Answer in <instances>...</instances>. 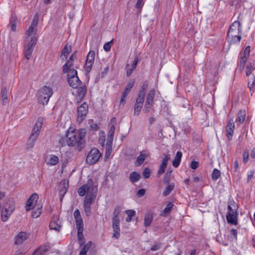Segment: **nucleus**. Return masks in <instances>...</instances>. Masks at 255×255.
<instances>
[{
    "mask_svg": "<svg viewBox=\"0 0 255 255\" xmlns=\"http://www.w3.org/2000/svg\"><path fill=\"white\" fill-rule=\"evenodd\" d=\"M182 156V153L181 151H177L172 161V164L174 167H177L179 165Z\"/></svg>",
    "mask_w": 255,
    "mask_h": 255,
    "instance_id": "obj_21",
    "label": "nucleus"
},
{
    "mask_svg": "<svg viewBox=\"0 0 255 255\" xmlns=\"http://www.w3.org/2000/svg\"><path fill=\"white\" fill-rule=\"evenodd\" d=\"M146 157L147 155L145 153H143V151L141 152L140 155L136 158V161L135 162V166H138L141 165Z\"/></svg>",
    "mask_w": 255,
    "mask_h": 255,
    "instance_id": "obj_24",
    "label": "nucleus"
},
{
    "mask_svg": "<svg viewBox=\"0 0 255 255\" xmlns=\"http://www.w3.org/2000/svg\"><path fill=\"white\" fill-rule=\"evenodd\" d=\"M10 215H7L6 213H5V212H4L3 210H1V220L3 222L6 221L9 218Z\"/></svg>",
    "mask_w": 255,
    "mask_h": 255,
    "instance_id": "obj_49",
    "label": "nucleus"
},
{
    "mask_svg": "<svg viewBox=\"0 0 255 255\" xmlns=\"http://www.w3.org/2000/svg\"><path fill=\"white\" fill-rule=\"evenodd\" d=\"M59 162V158L56 155H52L49 159L47 163L51 165H55Z\"/></svg>",
    "mask_w": 255,
    "mask_h": 255,
    "instance_id": "obj_31",
    "label": "nucleus"
},
{
    "mask_svg": "<svg viewBox=\"0 0 255 255\" xmlns=\"http://www.w3.org/2000/svg\"><path fill=\"white\" fill-rule=\"evenodd\" d=\"M150 170L148 168H145L142 173L143 176L144 178L147 179L150 175Z\"/></svg>",
    "mask_w": 255,
    "mask_h": 255,
    "instance_id": "obj_46",
    "label": "nucleus"
},
{
    "mask_svg": "<svg viewBox=\"0 0 255 255\" xmlns=\"http://www.w3.org/2000/svg\"><path fill=\"white\" fill-rule=\"evenodd\" d=\"M127 214L128 217L126 218V221L129 222L131 221V218L135 215V211L133 210H128L125 211Z\"/></svg>",
    "mask_w": 255,
    "mask_h": 255,
    "instance_id": "obj_30",
    "label": "nucleus"
},
{
    "mask_svg": "<svg viewBox=\"0 0 255 255\" xmlns=\"http://www.w3.org/2000/svg\"><path fill=\"white\" fill-rule=\"evenodd\" d=\"M67 80L69 86L73 89H76L81 84V81L77 75L76 69H72L67 75Z\"/></svg>",
    "mask_w": 255,
    "mask_h": 255,
    "instance_id": "obj_7",
    "label": "nucleus"
},
{
    "mask_svg": "<svg viewBox=\"0 0 255 255\" xmlns=\"http://www.w3.org/2000/svg\"><path fill=\"white\" fill-rule=\"evenodd\" d=\"M49 228L51 230H54L57 231H59L61 226L56 223L55 221H53L51 222L49 225Z\"/></svg>",
    "mask_w": 255,
    "mask_h": 255,
    "instance_id": "obj_36",
    "label": "nucleus"
},
{
    "mask_svg": "<svg viewBox=\"0 0 255 255\" xmlns=\"http://www.w3.org/2000/svg\"><path fill=\"white\" fill-rule=\"evenodd\" d=\"M199 166V163L196 161H192L191 163L190 167L193 169H197Z\"/></svg>",
    "mask_w": 255,
    "mask_h": 255,
    "instance_id": "obj_55",
    "label": "nucleus"
},
{
    "mask_svg": "<svg viewBox=\"0 0 255 255\" xmlns=\"http://www.w3.org/2000/svg\"><path fill=\"white\" fill-rule=\"evenodd\" d=\"M41 213V210L38 208L36 211L32 212V216L33 218H37Z\"/></svg>",
    "mask_w": 255,
    "mask_h": 255,
    "instance_id": "obj_53",
    "label": "nucleus"
},
{
    "mask_svg": "<svg viewBox=\"0 0 255 255\" xmlns=\"http://www.w3.org/2000/svg\"><path fill=\"white\" fill-rule=\"evenodd\" d=\"M139 61V59L138 57L137 56H136L134 58L133 62L131 66V67L133 68V69H135L136 68L137 64Z\"/></svg>",
    "mask_w": 255,
    "mask_h": 255,
    "instance_id": "obj_57",
    "label": "nucleus"
},
{
    "mask_svg": "<svg viewBox=\"0 0 255 255\" xmlns=\"http://www.w3.org/2000/svg\"><path fill=\"white\" fill-rule=\"evenodd\" d=\"M155 90L154 89H151L149 92L147 98H146V101L150 102H153V99L155 96Z\"/></svg>",
    "mask_w": 255,
    "mask_h": 255,
    "instance_id": "obj_33",
    "label": "nucleus"
},
{
    "mask_svg": "<svg viewBox=\"0 0 255 255\" xmlns=\"http://www.w3.org/2000/svg\"><path fill=\"white\" fill-rule=\"evenodd\" d=\"M140 178H141L140 174L136 171L131 172L130 173V174L129 175V180L132 182H133V183L136 182L138 181H139V179H140Z\"/></svg>",
    "mask_w": 255,
    "mask_h": 255,
    "instance_id": "obj_26",
    "label": "nucleus"
},
{
    "mask_svg": "<svg viewBox=\"0 0 255 255\" xmlns=\"http://www.w3.org/2000/svg\"><path fill=\"white\" fill-rule=\"evenodd\" d=\"M49 249V247L48 246H47V245H44V246H40L37 250H38V251H40L43 254V255H44V254L45 252H46L47 251H48Z\"/></svg>",
    "mask_w": 255,
    "mask_h": 255,
    "instance_id": "obj_47",
    "label": "nucleus"
},
{
    "mask_svg": "<svg viewBox=\"0 0 255 255\" xmlns=\"http://www.w3.org/2000/svg\"><path fill=\"white\" fill-rule=\"evenodd\" d=\"M112 146H108L106 147V151H105V157L109 158L111 154L112 153Z\"/></svg>",
    "mask_w": 255,
    "mask_h": 255,
    "instance_id": "obj_48",
    "label": "nucleus"
},
{
    "mask_svg": "<svg viewBox=\"0 0 255 255\" xmlns=\"http://www.w3.org/2000/svg\"><path fill=\"white\" fill-rule=\"evenodd\" d=\"M241 23L238 20L235 21L231 25L228 30L227 39L231 44L240 42L241 39Z\"/></svg>",
    "mask_w": 255,
    "mask_h": 255,
    "instance_id": "obj_2",
    "label": "nucleus"
},
{
    "mask_svg": "<svg viewBox=\"0 0 255 255\" xmlns=\"http://www.w3.org/2000/svg\"><path fill=\"white\" fill-rule=\"evenodd\" d=\"M101 154L99 150L96 148H94L91 150L88 154L86 161L89 164H94L99 160Z\"/></svg>",
    "mask_w": 255,
    "mask_h": 255,
    "instance_id": "obj_8",
    "label": "nucleus"
},
{
    "mask_svg": "<svg viewBox=\"0 0 255 255\" xmlns=\"http://www.w3.org/2000/svg\"><path fill=\"white\" fill-rule=\"evenodd\" d=\"M238 118L236 119V122H238L240 124H242L245 120L246 116L245 110H240L238 114Z\"/></svg>",
    "mask_w": 255,
    "mask_h": 255,
    "instance_id": "obj_28",
    "label": "nucleus"
},
{
    "mask_svg": "<svg viewBox=\"0 0 255 255\" xmlns=\"http://www.w3.org/2000/svg\"><path fill=\"white\" fill-rule=\"evenodd\" d=\"M38 199V195L34 193L29 198L26 204V210L29 211L36 205Z\"/></svg>",
    "mask_w": 255,
    "mask_h": 255,
    "instance_id": "obj_15",
    "label": "nucleus"
},
{
    "mask_svg": "<svg viewBox=\"0 0 255 255\" xmlns=\"http://www.w3.org/2000/svg\"><path fill=\"white\" fill-rule=\"evenodd\" d=\"M75 223L77 230H81L84 229L83 222L81 218L75 219Z\"/></svg>",
    "mask_w": 255,
    "mask_h": 255,
    "instance_id": "obj_35",
    "label": "nucleus"
},
{
    "mask_svg": "<svg viewBox=\"0 0 255 255\" xmlns=\"http://www.w3.org/2000/svg\"><path fill=\"white\" fill-rule=\"evenodd\" d=\"M33 50L30 48H26L24 50L25 53V57L27 59H29L31 57L32 53L33 52Z\"/></svg>",
    "mask_w": 255,
    "mask_h": 255,
    "instance_id": "obj_42",
    "label": "nucleus"
},
{
    "mask_svg": "<svg viewBox=\"0 0 255 255\" xmlns=\"http://www.w3.org/2000/svg\"><path fill=\"white\" fill-rule=\"evenodd\" d=\"M53 94L52 89L47 86H44L39 92L38 101L42 105L47 104L50 98Z\"/></svg>",
    "mask_w": 255,
    "mask_h": 255,
    "instance_id": "obj_6",
    "label": "nucleus"
},
{
    "mask_svg": "<svg viewBox=\"0 0 255 255\" xmlns=\"http://www.w3.org/2000/svg\"><path fill=\"white\" fill-rule=\"evenodd\" d=\"M14 210V206L11 201H9L4 203L2 208V210L5 212L7 215H11Z\"/></svg>",
    "mask_w": 255,
    "mask_h": 255,
    "instance_id": "obj_18",
    "label": "nucleus"
},
{
    "mask_svg": "<svg viewBox=\"0 0 255 255\" xmlns=\"http://www.w3.org/2000/svg\"><path fill=\"white\" fill-rule=\"evenodd\" d=\"M153 106V103L145 101L143 111L144 113H147L150 111Z\"/></svg>",
    "mask_w": 255,
    "mask_h": 255,
    "instance_id": "obj_32",
    "label": "nucleus"
},
{
    "mask_svg": "<svg viewBox=\"0 0 255 255\" xmlns=\"http://www.w3.org/2000/svg\"><path fill=\"white\" fill-rule=\"evenodd\" d=\"M254 173H255L254 170L250 171L249 174L248 175V182H249L251 180V179L253 177Z\"/></svg>",
    "mask_w": 255,
    "mask_h": 255,
    "instance_id": "obj_60",
    "label": "nucleus"
},
{
    "mask_svg": "<svg viewBox=\"0 0 255 255\" xmlns=\"http://www.w3.org/2000/svg\"><path fill=\"white\" fill-rule=\"evenodd\" d=\"M141 109L142 108L138 106L134 107V115L138 116L139 115Z\"/></svg>",
    "mask_w": 255,
    "mask_h": 255,
    "instance_id": "obj_54",
    "label": "nucleus"
},
{
    "mask_svg": "<svg viewBox=\"0 0 255 255\" xmlns=\"http://www.w3.org/2000/svg\"><path fill=\"white\" fill-rule=\"evenodd\" d=\"M95 52L90 50L87 56L85 68L86 72L89 73L92 69L93 64L95 61Z\"/></svg>",
    "mask_w": 255,
    "mask_h": 255,
    "instance_id": "obj_9",
    "label": "nucleus"
},
{
    "mask_svg": "<svg viewBox=\"0 0 255 255\" xmlns=\"http://www.w3.org/2000/svg\"><path fill=\"white\" fill-rule=\"evenodd\" d=\"M238 205L235 201L232 200L228 202V212L226 217L228 223L234 225L238 224Z\"/></svg>",
    "mask_w": 255,
    "mask_h": 255,
    "instance_id": "obj_4",
    "label": "nucleus"
},
{
    "mask_svg": "<svg viewBox=\"0 0 255 255\" xmlns=\"http://www.w3.org/2000/svg\"><path fill=\"white\" fill-rule=\"evenodd\" d=\"M170 159V156L169 154H164V157L162 159V163L160 165L159 169L157 172V174L160 175L163 174L165 171V169L167 167V162Z\"/></svg>",
    "mask_w": 255,
    "mask_h": 255,
    "instance_id": "obj_16",
    "label": "nucleus"
},
{
    "mask_svg": "<svg viewBox=\"0 0 255 255\" xmlns=\"http://www.w3.org/2000/svg\"><path fill=\"white\" fill-rule=\"evenodd\" d=\"M122 208L120 206H117L114 211L112 217V226L114 231L113 237L118 239L120 237L121 230L120 228V218L119 215L121 212Z\"/></svg>",
    "mask_w": 255,
    "mask_h": 255,
    "instance_id": "obj_5",
    "label": "nucleus"
},
{
    "mask_svg": "<svg viewBox=\"0 0 255 255\" xmlns=\"http://www.w3.org/2000/svg\"><path fill=\"white\" fill-rule=\"evenodd\" d=\"M28 234L25 232H20L15 238V244L20 245L28 238Z\"/></svg>",
    "mask_w": 255,
    "mask_h": 255,
    "instance_id": "obj_19",
    "label": "nucleus"
},
{
    "mask_svg": "<svg viewBox=\"0 0 255 255\" xmlns=\"http://www.w3.org/2000/svg\"><path fill=\"white\" fill-rule=\"evenodd\" d=\"M255 69V61L249 62L246 69V74L247 76H249L252 74L253 70Z\"/></svg>",
    "mask_w": 255,
    "mask_h": 255,
    "instance_id": "obj_23",
    "label": "nucleus"
},
{
    "mask_svg": "<svg viewBox=\"0 0 255 255\" xmlns=\"http://www.w3.org/2000/svg\"><path fill=\"white\" fill-rule=\"evenodd\" d=\"M173 204L171 202H169L165 208L160 213V215L163 217L166 216L171 211Z\"/></svg>",
    "mask_w": 255,
    "mask_h": 255,
    "instance_id": "obj_29",
    "label": "nucleus"
},
{
    "mask_svg": "<svg viewBox=\"0 0 255 255\" xmlns=\"http://www.w3.org/2000/svg\"><path fill=\"white\" fill-rule=\"evenodd\" d=\"M231 233L232 235L234 236L235 239L237 240V234H238L237 231L235 229H233L231 230Z\"/></svg>",
    "mask_w": 255,
    "mask_h": 255,
    "instance_id": "obj_61",
    "label": "nucleus"
},
{
    "mask_svg": "<svg viewBox=\"0 0 255 255\" xmlns=\"http://www.w3.org/2000/svg\"><path fill=\"white\" fill-rule=\"evenodd\" d=\"M248 158H249L248 153H244L243 154V162L246 163L248 160Z\"/></svg>",
    "mask_w": 255,
    "mask_h": 255,
    "instance_id": "obj_62",
    "label": "nucleus"
},
{
    "mask_svg": "<svg viewBox=\"0 0 255 255\" xmlns=\"http://www.w3.org/2000/svg\"><path fill=\"white\" fill-rule=\"evenodd\" d=\"M88 111V105L86 103H83L78 108V120L81 122L85 118Z\"/></svg>",
    "mask_w": 255,
    "mask_h": 255,
    "instance_id": "obj_11",
    "label": "nucleus"
},
{
    "mask_svg": "<svg viewBox=\"0 0 255 255\" xmlns=\"http://www.w3.org/2000/svg\"><path fill=\"white\" fill-rule=\"evenodd\" d=\"M74 61L68 59L65 64L63 66V72L64 73H69L72 69H76L78 68V65L74 66Z\"/></svg>",
    "mask_w": 255,
    "mask_h": 255,
    "instance_id": "obj_14",
    "label": "nucleus"
},
{
    "mask_svg": "<svg viewBox=\"0 0 255 255\" xmlns=\"http://www.w3.org/2000/svg\"><path fill=\"white\" fill-rule=\"evenodd\" d=\"M153 220V216L152 213H148L144 216V225L145 227L149 226Z\"/></svg>",
    "mask_w": 255,
    "mask_h": 255,
    "instance_id": "obj_27",
    "label": "nucleus"
},
{
    "mask_svg": "<svg viewBox=\"0 0 255 255\" xmlns=\"http://www.w3.org/2000/svg\"><path fill=\"white\" fill-rule=\"evenodd\" d=\"M35 27V26H32V25L31 24L29 26L28 29L27 30V31H26V34L28 36L31 35L32 33L34 32Z\"/></svg>",
    "mask_w": 255,
    "mask_h": 255,
    "instance_id": "obj_51",
    "label": "nucleus"
},
{
    "mask_svg": "<svg viewBox=\"0 0 255 255\" xmlns=\"http://www.w3.org/2000/svg\"><path fill=\"white\" fill-rule=\"evenodd\" d=\"M11 24V30L12 31H15L16 29V19L14 17H12L10 20Z\"/></svg>",
    "mask_w": 255,
    "mask_h": 255,
    "instance_id": "obj_41",
    "label": "nucleus"
},
{
    "mask_svg": "<svg viewBox=\"0 0 255 255\" xmlns=\"http://www.w3.org/2000/svg\"><path fill=\"white\" fill-rule=\"evenodd\" d=\"M43 119L41 117L38 118L36 123L33 127L30 136L27 141L26 144L27 149L31 148L34 146L35 142L39 135Z\"/></svg>",
    "mask_w": 255,
    "mask_h": 255,
    "instance_id": "obj_3",
    "label": "nucleus"
},
{
    "mask_svg": "<svg viewBox=\"0 0 255 255\" xmlns=\"http://www.w3.org/2000/svg\"><path fill=\"white\" fill-rule=\"evenodd\" d=\"M166 184L164 191H172L174 190L175 184L173 182L164 183Z\"/></svg>",
    "mask_w": 255,
    "mask_h": 255,
    "instance_id": "obj_38",
    "label": "nucleus"
},
{
    "mask_svg": "<svg viewBox=\"0 0 255 255\" xmlns=\"http://www.w3.org/2000/svg\"><path fill=\"white\" fill-rule=\"evenodd\" d=\"M172 173L171 170H168L164 175L163 182L164 183H168L170 182V178Z\"/></svg>",
    "mask_w": 255,
    "mask_h": 255,
    "instance_id": "obj_43",
    "label": "nucleus"
},
{
    "mask_svg": "<svg viewBox=\"0 0 255 255\" xmlns=\"http://www.w3.org/2000/svg\"><path fill=\"white\" fill-rule=\"evenodd\" d=\"M87 92V88L86 86H83L79 87L77 90V97H79V99L81 100L84 98L85 94Z\"/></svg>",
    "mask_w": 255,
    "mask_h": 255,
    "instance_id": "obj_25",
    "label": "nucleus"
},
{
    "mask_svg": "<svg viewBox=\"0 0 255 255\" xmlns=\"http://www.w3.org/2000/svg\"><path fill=\"white\" fill-rule=\"evenodd\" d=\"M38 21V13H36L34 16V17L33 18V20H32V23L31 24L32 25V26L36 27L37 25Z\"/></svg>",
    "mask_w": 255,
    "mask_h": 255,
    "instance_id": "obj_50",
    "label": "nucleus"
},
{
    "mask_svg": "<svg viewBox=\"0 0 255 255\" xmlns=\"http://www.w3.org/2000/svg\"><path fill=\"white\" fill-rule=\"evenodd\" d=\"M98 184L96 182H94L92 180H89L86 184L83 185L80 188L78 191H98Z\"/></svg>",
    "mask_w": 255,
    "mask_h": 255,
    "instance_id": "obj_10",
    "label": "nucleus"
},
{
    "mask_svg": "<svg viewBox=\"0 0 255 255\" xmlns=\"http://www.w3.org/2000/svg\"><path fill=\"white\" fill-rule=\"evenodd\" d=\"M77 52V51H75L70 56L69 59H70V60H74L75 59H76V53Z\"/></svg>",
    "mask_w": 255,
    "mask_h": 255,
    "instance_id": "obj_63",
    "label": "nucleus"
},
{
    "mask_svg": "<svg viewBox=\"0 0 255 255\" xmlns=\"http://www.w3.org/2000/svg\"><path fill=\"white\" fill-rule=\"evenodd\" d=\"M234 128L235 124L234 121L233 119H231L226 127L227 136L229 140H231L232 139Z\"/></svg>",
    "mask_w": 255,
    "mask_h": 255,
    "instance_id": "obj_17",
    "label": "nucleus"
},
{
    "mask_svg": "<svg viewBox=\"0 0 255 255\" xmlns=\"http://www.w3.org/2000/svg\"><path fill=\"white\" fill-rule=\"evenodd\" d=\"M114 43V39H112L110 41L106 42L104 45V50L109 52L111 48L112 44Z\"/></svg>",
    "mask_w": 255,
    "mask_h": 255,
    "instance_id": "obj_40",
    "label": "nucleus"
},
{
    "mask_svg": "<svg viewBox=\"0 0 255 255\" xmlns=\"http://www.w3.org/2000/svg\"><path fill=\"white\" fill-rule=\"evenodd\" d=\"M115 131V126L114 125L111 126L110 128V129L109 130V133H111V134H114Z\"/></svg>",
    "mask_w": 255,
    "mask_h": 255,
    "instance_id": "obj_64",
    "label": "nucleus"
},
{
    "mask_svg": "<svg viewBox=\"0 0 255 255\" xmlns=\"http://www.w3.org/2000/svg\"><path fill=\"white\" fill-rule=\"evenodd\" d=\"M134 84V81H129L126 87L125 88L122 94L121 99L120 100V105H124L126 102V98L127 97L128 94L130 91V89L133 87Z\"/></svg>",
    "mask_w": 255,
    "mask_h": 255,
    "instance_id": "obj_13",
    "label": "nucleus"
},
{
    "mask_svg": "<svg viewBox=\"0 0 255 255\" xmlns=\"http://www.w3.org/2000/svg\"><path fill=\"white\" fill-rule=\"evenodd\" d=\"M74 217L75 218V219L81 218L80 211L78 209H76L74 212Z\"/></svg>",
    "mask_w": 255,
    "mask_h": 255,
    "instance_id": "obj_58",
    "label": "nucleus"
},
{
    "mask_svg": "<svg viewBox=\"0 0 255 255\" xmlns=\"http://www.w3.org/2000/svg\"><path fill=\"white\" fill-rule=\"evenodd\" d=\"M83 231V229H82L81 230H77V237L79 240H84Z\"/></svg>",
    "mask_w": 255,
    "mask_h": 255,
    "instance_id": "obj_56",
    "label": "nucleus"
},
{
    "mask_svg": "<svg viewBox=\"0 0 255 255\" xmlns=\"http://www.w3.org/2000/svg\"><path fill=\"white\" fill-rule=\"evenodd\" d=\"M71 50L72 46L71 45L67 43L65 45L60 55V58L62 60H65L67 59L69 54L71 51Z\"/></svg>",
    "mask_w": 255,
    "mask_h": 255,
    "instance_id": "obj_20",
    "label": "nucleus"
},
{
    "mask_svg": "<svg viewBox=\"0 0 255 255\" xmlns=\"http://www.w3.org/2000/svg\"><path fill=\"white\" fill-rule=\"evenodd\" d=\"M142 0H137L136 3L135 4V7L137 8H140L143 5L142 3Z\"/></svg>",
    "mask_w": 255,
    "mask_h": 255,
    "instance_id": "obj_59",
    "label": "nucleus"
},
{
    "mask_svg": "<svg viewBox=\"0 0 255 255\" xmlns=\"http://www.w3.org/2000/svg\"><path fill=\"white\" fill-rule=\"evenodd\" d=\"M37 42V38L35 36H32L31 37L30 41H29V43L28 44L26 48H30L32 50H33V48L34 46L36 45Z\"/></svg>",
    "mask_w": 255,
    "mask_h": 255,
    "instance_id": "obj_34",
    "label": "nucleus"
},
{
    "mask_svg": "<svg viewBox=\"0 0 255 255\" xmlns=\"http://www.w3.org/2000/svg\"><path fill=\"white\" fill-rule=\"evenodd\" d=\"M79 194L80 196L86 195L84 203L89 205L94 203L96 197V192H79Z\"/></svg>",
    "mask_w": 255,
    "mask_h": 255,
    "instance_id": "obj_12",
    "label": "nucleus"
},
{
    "mask_svg": "<svg viewBox=\"0 0 255 255\" xmlns=\"http://www.w3.org/2000/svg\"><path fill=\"white\" fill-rule=\"evenodd\" d=\"M220 175L221 171L217 169H214L212 173V179L214 180H216L218 179Z\"/></svg>",
    "mask_w": 255,
    "mask_h": 255,
    "instance_id": "obj_39",
    "label": "nucleus"
},
{
    "mask_svg": "<svg viewBox=\"0 0 255 255\" xmlns=\"http://www.w3.org/2000/svg\"><path fill=\"white\" fill-rule=\"evenodd\" d=\"M84 211L87 216H89L91 214V205L84 203Z\"/></svg>",
    "mask_w": 255,
    "mask_h": 255,
    "instance_id": "obj_45",
    "label": "nucleus"
},
{
    "mask_svg": "<svg viewBox=\"0 0 255 255\" xmlns=\"http://www.w3.org/2000/svg\"><path fill=\"white\" fill-rule=\"evenodd\" d=\"M148 87V83L145 82L142 86L141 89L139 93H141L142 94H145V91Z\"/></svg>",
    "mask_w": 255,
    "mask_h": 255,
    "instance_id": "obj_52",
    "label": "nucleus"
},
{
    "mask_svg": "<svg viewBox=\"0 0 255 255\" xmlns=\"http://www.w3.org/2000/svg\"><path fill=\"white\" fill-rule=\"evenodd\" d=\"M69 188V180L64 179L59 184V191H67Z\"/></svg>",
    "mask_w": 255,
    "mask_h": 255,
    "instance_id": "obj_22",
    "label": "nucleus"
},
{
    "mask_svg": "<svg viewBox=\"0 0 255 255\" xmlns=\"http://www.w3.org/2000/svg\"><path fill=\"white\" fill-rule=\"evenodd\" d=\"M7 90L5 87H3L1 91V96L3 101V103L5 102H7Z\"/></svg>",
    "mask_w": 255,
    "mask_h": 255,
    "instance_id": "obj_37",
    "label": "nucleus"
},
{
    "mask_svg": "<svg viewBox=\"0 0 255 255\" xmlns=\"http://www.w3.org/2000/svg\"><path fill=\"white\" fill-rule=\"evenodd\" d=\"M144 97L145 95L142 94L141 93H138V96L136 99V102L143 104L144 100Z\"/></svg>",
    "mask_w": 255,
    "mask_h": 255,
    "instance_id": "obj_44",
    "label": "nucleus"
},
{
    "mask_svg": "<svg viewBox=\"0 0 255 255\" xmlns=\"http://www.w3.org/2000/svg\"><path fill=\"white\" fill-rule=\"evenodd\" d=\"M85 135L86 131L84 129H69L64 136H58V146L62 147L66 145L69 146H75L79 150H81L85 146Z\"/></svg>",
    "mask_w": 255,
    "mask_h": 255,
    "instance_id": "obj_1",
    "label": "nucleus"
}]
</instances>
